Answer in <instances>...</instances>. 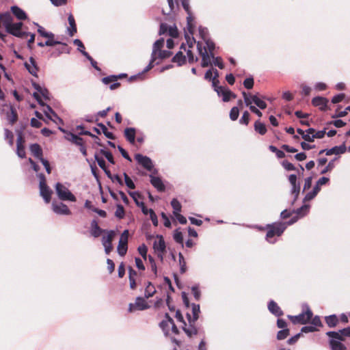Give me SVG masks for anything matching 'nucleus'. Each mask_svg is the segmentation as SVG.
I'll return each mask as SVG.
<instances>
[{"mask_svg":"<svg viewBox=\"0 0 350 350\" xmlns=\"http://www.w3.org/2000/svg\"><path fill=\"white\" fill-rule=\"evenodd\" d=\"M327 336H335L337 339L342 338L345 340L346 337L350 338V327H345L344 329H340L337 332L335 331H329L326 333Z\"/></svg>","mask_w":350,"mask_h":350,"instance_id":"ddd939ff","label":"nucleus"},{"mask_svg":"<svg viewBox=\"0 0 350 350\" xmlns=\"http://www.w3.org/2000/svg\"><path fill=\"white\" fill-rule=\"evenodd\" d=\"M100 153L102 154L107 159V161L111 164H114V159L112 154L109 151H107L105 149H100Z\"/></svg>","mask_w":350,"mask_h":350,"instance_id":"603ef678","label":"nucleus"},{"mask_svg":"<svg viewBox=\"0 0 350 350\" xmlns=\"http://www.w3.org/2000/svg\"><path fill=\"white\" fill-rule=\"evenodd\" d=\"M178 258H179V265L180 267V272L181 273H183L186 271V262L185 260V258L181 253H179L178 254Z\"/></svg>","mask_w":350,"mask_h":350,"instance_id":"4d7b16f0","label":"nucleus"},{"mask_svg":"<svg viewBox=\"0 0 350 350\" xmlns=\"http://www.w3.org/2000/svg\"><path fill=\"white\" fill-rule=\"evenodd\" d=\"M186 60L185 56L182 51H178L172 58V62L176 63L178 66H182Z\"/></svg>","mask_w":350,"mask_h":350,"instance_id":"2f4dec72","label":"nucleus"},{"mask_svg":"<svg viewBox=\"0 0 350 350\" xmlns=\"http://www.w3.org/2000/svg\"><path fill=\"white\" fill-rule=\"evenodd\" d=\"M11 11L13 14L19 20H25L27 18L26 13L21 8L16 5L12 6Z\"/></svg>","mask_w":350,"mask_h":350,"instance_id":"bb28decb","label":"nucleus"},{"mask_svg":"<svg viewBox=\"0 0 350 350\" xmlns=\"http://www.w3.org/2000/svg\"><path fill=\"white\" fill-rule=\"evenodd\" d=\"M197 49L202 57V67L205 68L212 65L211 59L213 60V57H211V53L207 52L206 47H202V43L200 41L197 43Z\"/></svg>","mask_w":350,"mask_h":350,"instance_id":"423d86ee","label":"nucleus"},{"mask_svg":"<svg viewBox=\"0 0 350 350\" xmlns=\"http://www.w3.org/2000/svg\"><path fill=\"white\" fill-rule=\"evenodd\" d=\"M55 189L59 200L63 201L76 202L77 199L75 196L62 183H57Z\"/></svg>","mask_w":350,"mask_h":350,"instance_id":"20e7f679","label":"nucleus"},{"mask_svg":"<svg viewBox=\"0 0 350 350\" xmlns=\"http://www.w3.org/2000/svg\"><path fill=\"white\" fill-rule=\"evenodd\" d=\"M173 237L176 243L181 244L182 247H183V237L182 232L179 230V229H176L174 231Z\"/></svg>","mask_w":350,"mask_h":350,"instance_id":"49530a36","label":"nucleus"},{"mask_svg":"<svg viewBox=\"0 0 350 350\" xmlns=\"http://www.w3.org/2000/svg\"><path fill=\"white\" fill-rule=\"evenodd\" d=\"M156 293V289L154 286L152 284L151 282H148L144 292V297L146 299H148L154 295Z\"/></svg>","mask_w":350,"mask_h":350,"instance_id":"c9c22d12","label":"nucleus"},{"mask_svg":"<svg viewBox=\"0 0 350 350\" xmlns=\"http://www.w3.org/2000/svg\"><path fill=\"white\" fill-rule=\"evenodd\" d=\"M135 159L139 165L143 166L148 171L152 170L154 165L150 157L141 154H136Z\"/></svg>","mask_w":350,"mask_h":350,"instance_id":"9d476101","label":"nucleus"},{"mask_svg":"<svg viewBox=\"0 0 350 350\" xmlns=\"http://www.w3.org/2000/svg\"><path fill=\"white\" fill-rule=\"evenodd\" d=\"M65 138L77 146H81V144L83 143V139L81 137L70 132L67 133V135L65 136Z\"/></svg>","mask_w":350,"mask_h":350,"instance_id":"c756f323","label":"nucleus"},{"mask_svg":"<svg viewBox=\"0 0 350 350\" xmlns=\"http://www.w3.org/2000/svg\"><path fill=\"white\" fill-rule=\"evenodd\" d=\"M51 206L53 212L57 215H69L71 214L67 205L62 202H53Z\"/></svg>","mask_w":350,"mask_h":350,"instance_id":"f8f14e48","label":"nucleus"},{"mask_svg":"<svg viewBox=\"0 0 350 350\" xmlns=\"http://www.w3.org/2000/svg\"><path fill=\"white\" fill-rule=\"evenodd\" d=\"M202 43V47H206L207 52L211 53V57L213 58V50L215 49V44L210 39L206 40L204 42H201Z\"/></svg>","mask_w":350,"mask_h":350,"instance_id":"f704fd0d","label":"nucleus"},{"mask_svg":"<svg viewBox=\"0 0 350 350\" xmlns=\"http://www.w3.org/2000/svg\"><path fill=\"white\" fill-rule=\"evenodd\" d=\"M68 21L70 27L67 28V31L70 36H72L77 32V26L75 18L72 14L68 15Z\"/></svg>","mask_w":350,"mask_h":350,"instance_id":"b1692460","label":"nucleus"},{"mask_svg":"<svg viewBox=\"0 0 350 350\" xmlns=\"http://www.w3.org/2000/svg\"><path fill=\"white\" fill-rule=\"evenodd\" d=\"M171 206L173 208L174 215L180 213L182 206L177 199H176V198L172 199V200L171 201Z\"/></svg>","mask_w":350,"mask_h":350,"instance_id":"58836bf2","label":"nucleus"},{"mask_svg":"<svg viewBox=\"0 0 350 350\" xmlns=\"http://www.w3.org/2000/svg\"><path fill=\"white\" fill-rule=\"evenodd\" d=\"M164 45V39L160 38L154 42L152 46V51L151 53V57L149 64L144 68L142 73L147 72L154 67V64L157 59V52L158 50H161Z\"/></svg>","mask_w":350,"mask_h":350,"instance_id":"39448f33","label":"nucleus"},{"mask_svg":"<svg viewBox=\"0 0 350 350\" xmlns=\"http://www.w3.org/2000/svg\"><path fill=\"white\" fill-rule=\"evenodd\" d=\"M30 151L32 154L40 161L42 157V150L40 146L38 144H33L30 146Z\"/></svg>","mask_w":350,"mask_h":350,"instance_id":"cd10ccee","label":"nucleus"},{"mask_svg":"<svg viewBox=\"0 0 350 350\" xmlns=\"http://www.w3.org/2000/svg\"><path fill=\"white\" fill-rule=\"evenodd\" d=\"M135 308L138 310H144L148 309L150 306L146 301L145 299L142 297H137L135 301Z\"/></svg>","mask_w":350,"mask_h":350,"instance_id":"393cba45","label":"nucleus"},{"mask_svg":"<svg viewBox=\"0 0 350 350\" xmlns=\"http://www.w3.org/2000/svg\"><path fill=\"white\" fill-rule=\"evenodd\" d=\"M128 237L129 231L128 230H125L121 234L117 248L118 253L121 256H124L127 252Z\"/></svg>","mask_w":350,"mask_h":350,"instance_id":"1a4fd4ad","label":"nucleus"},{"mask_svg":"<svg viewBox=\"0 0 350 350\" xmlns=\"http://www.w3.org/2000/svg\"><path fill=\"white\" fill-rule=\"evenodd\" d=\"M310 322L311 325H312L315 327L323 326L321 319H320L319 316H317V315L314 317H312V319H310Z\"/></svg>","mask_w":350,"mask_h":350,"instance_id":"e2e57ef3","label":"nucleus"},{"mask_svg":"<svg viewBox=\"0 0 350 350\" xmlns=\"http://www.w3.org/2000/svg\"><path fill=\"white\" fill-rule=\"evenodd\" d=\"M328 102L329 100L326 98L322 96H316L312 100V105L318 107L321 111L326 109Z\"/></svg>","mask_w":350,"mask_h":350,"instance_id":"dca6fc26","label":"nucleus"},{"mask_svg":"<svg viewBox=\"0 0 350 350\" xmlns=\"http://www.w3.org/2000/svg\"><path fill=\"white\" fill-rule=\"evenodd\" d=\"M73 43L77 46L78 51H80L85 57V54L88 53L85 51V46L83 42L79 39H75L74 40Z\"/></svg>","mask_w":350,"mask_h":350,"instance_id":"09e8293b","label":"nucleus"},{"mask_svg":"<svg viewBox=\"0 0 350 350\" xmlns=\"http://www.w3.org/2000/svg\"><path fill=\"white\" fill-rule=\"evenodd\" d=\"M39 188L40 196L43 198L46 203H49L51 201L52 191L47 185L40 186Z\"/></svg>","mask_w":350,"mask_h":350,"instance_id":"5701e85b","label":"nucleus"},{"mask_svg":"<svg viewBox=\"0 0 350 350\" xmlns=\"http://www.w3.org/2000/svg\"><path fill=\"white\" fill-rule=\"evenodd\" d=\"M243 98H244V103L246 106H249L250 107V105L254 103L252 99V95H250L249 94H247L246 92H243L242 93Z\"/></svg>","mask_w":350,"mask_h":350,"instance_id":"69168bd1","label":"nucleus"},{"mask_svg":"<svg viewBox=\"0 0 350 350\" xmlns=\"http://www.w3.org/2000/svg\"><path fill=\"white\" fill-rule=\"evenodd\" d=\"M45 41L46 42H38V45L40 47H43L45 46H55V44H62L61 42L55 40L53 38H48V40L45 39Z\"/></svg>","mask_w":350,"mask_h":350,"instance_id":"ea45409f","label":"nucleus"},{"mask_svg":"<svg viewBox=\"0 0 350 350\" xmlns=\"http://www.w3.org/2000/svg\"><path fill=\"white\" fill-rule=\"evenodd\" d=\"M167 33L172 38H176L178 36V31L176 25L168 26L166 23H161L159 31V35Z\"/></svg>","mask_w":350,"mask_h":350,"instance_id":"9b49d317","label":"nucleus"},{"mask_svg":"<svg viewBox=\"0 0 350 350\" xmlns=\"http://www.w3.org/2000/svg\"><path fill=\"white\" fill-rule=\"evenodd\" d=\"M137 250L142 258L144 260H146L148 252L147 246L145 244H142L138 247Z\"/></svg>","mask_w":350,"mask_h":350,"instance_id":"5fc2aeb1","label":"nucleus"},{"mask_svg":"<svg viewBox=\"0 0 350 350\" xmlns=\"http://www.w3.org/2000/svg\"><path fill=\"white\" fill-rule=\"evenodd\" d=\"M124 137L126 140L131 144H134L135 142L136 129L133 127H128L124 129Z\"/></svg>","mask_w":350,"mask_h":350,"instance_id":"412c9836","label":"nucleus"},{"mask_svg":"<svg viewBox=\"0 0 350 350\" xmlns=\"http://www.w3.org/2000/svg\"><path fill=\"white\" fill-rule=\"evenodd\" d=\"M36 25L38 27V32L41 36L47 38H54V34L52 32L46 31L45 29L38 23H36Z\"/></svg>","mask_w":350,"mask_h":350,"instance_id":"37998d69","label":"nucleus"},{"mask_svg":"<svg viewBox=\"0 0 350 350\" xmlns=\"http://www.w3.org/2000/svg\"><path fill=\"white\" fill-rule=\"evenodd\" d=\"M329 337V345L332 350H346V347L341 342L343 341L342 338L337 339L335 336H327Z\"/></svg>","mask_w":350,"mask_h":350,"instance_id":"4468645a","label":"nucleus"},{"mask_svg":"<svg viewBox=\"0 0 350 350\" xmlns=\"http://www.w3.org/2000/svg\"><path fill=\"white\" fill-rule=\"evenodd\" d=\"M157 238L159 239L158 241H155L153 243V248L157 252L164 253L165 252V243L163 239V236L157 235Z\"/></svg>","mask_w":350,"mask_h":350,"instance_id":"a211bd4d","label":"nucleus"},{"mask_svg":"<svg viewBox=\"0 0 350 350\" xmlns=\"http://www.w3.org/2000/svg\"><path fill=\"white\" fill-rule=\"evenodd\" d=\"M250 120V113L247 111L243 112L241 119L239 120V123L241 124L247 125Z\"/></svg>","mask_w":350,"mask_h":350,"instance_id":"052dcab7","label":"nucleus"},{"mask_svg":"<svg viewBox=\"0 0 350 350\" xmlns=\"http://www.w3.org/2000/svg\"><path fill=\"white\" fill-rule=\"evenodd\" d=\"M172 55V53L166 50H158L157 52V59L154 64V65L159 64L163 59L170 57Z\"/></svg>","mask_w":350,"mask_h":350,"instance_id":"c85d7f7f","label":"nucleus"},{"mask_svg":"<svg viewBox=\"0 0 350 350\" xmlns=\"http://www.w3.org/2000/svg\"><path fill=\"white\" fill-rule=\"evenodd\" d=\"M254 130L259 134L263 135L267 133V128L265 124L260 120H256L254 123Z\"/></svg>","mask_w":350,"mask_h":350,"instance_id":"473e14b6","label":"nucleus"},{"mask_svg":"<svg viewBox=\"0 0 350 350\" xmlns=\"http://www.w3.org/2000/svg\"><path fill=\"white\" fill-rule=\"evenodd\" d=\"M290 334V331L288 329H284L282 330H280L277 334V339L279 340H284L288 337V336Z\"/></svg>","mask_w":350,"mask_h":350,"instance_id":"8fccbe9b","label":"nucleus"},{"mask_svg":"<svg viewBox=\"0 0 350 350\" xmlns=\"http://www.w3.org/2000/svg\"><path fill=\"white\" fill-rule=\"evenodd\" d=\"M115 235L113 230H109L107 232V235L103 237L102 243L103 245H111L113 237Z\"/></svg>","mask_w":350,"mask_h":350,"instance_id":"4c0bfd02","label":"nucleus"},{"mask_svg":"<svg viewBox=\"0 0 350 350\" xmlns=\"http://www.w3.org/2000/svg\"><path fill=\"white\" fill-rule=\"evenodd\" d=\"M124 182H125L126 187L131 189H135V185L133 181L126 174V173H124Z\"/></svg>","mask_w":350,"mask_h":350,"instance_id":"bf43d9fd","label":"nucleus"},{"mask_svg":"<svg viewBox=\"0 0 350 350\" xmlns=\"http://www.w3.org/2000/svg\"><path fill=\"white\" fill-rule=\"evenodd\" d=\"M115 215L118 217L119 219H122L124 217V207L120 205V204H118L117 206V208H116V211L115 212Z\"/></svg>","mask_w":350,"mask_h":350,"instance_id":"338daca9","label":"nucleus"},{"mask_svg":"<svg viewBox=\"0 0 350 350\" xmlns=\"http://www.w3.org/2000/svg\"><path fill=\"white\" fill-rule=\"evenodd\" d=\"M268 309L271 313L276 317H280L283 315V311L278 306L276 302L273 300H271L268 304Z\"/></svg>","mask_w":350,"mask_h":350,"instance_id":"4be33fe9","label":"nucleus"},{"mask_svg":"<svg viewBox=\"0 0 350 350\" xmlns=\"http://www.w3.org/2000/svg\"><path fill=\"white\" fill-rule=\"evenodd\" d=\"M103 232V230L98 226V223L96 220L94 219L91 222V230L90 233L91 234L95 237H98L101 233Z\"/></svg>","mask_w":350,"mask_h":350,"instance_id":"a878e982","label":"nucleus"},{"mask_svg":"<svg viewBox=\"0 0 350 350\" xmlns=\"http://www.w3.org/2000/svg\"><path fill=\"white\" fill-rule=\"evenodd\" d=\"M337 160V158L335 157L334 159H333L332 160H331L327 165L326 167H325L321 171V174H324L325 173H327V172L329 171H331L335 166L334 165V162Z\"/></svg>","mask_w":350,"mask_h":350,"instance_id":"864d4df0","label":"nucleus"},{"mask_svg":"<svg viewBox=\"0 0 350 350\" xmlns=\"http://www.w3.org/2000/svg\"><path fill=\"white\" fill-rule=\"evenodd\" d=\"M150 183L152 186L157 189L158 191L162 192L165 189V187L161 180V178L157 176H154L153 175H150Z\"/></svg>","mask_w":350,"mask_h":350,"instance_id":"f3484780","label":"nucleus"},{"mask_svg":"<svg viewBox=\"0 0 350 350\" xmlns=\"http://www.w3.org/2000/svg\"><path fill=\"white\" fill-rule=\"evenodd\" d=\"M287 225L285 222H278L268 224L267 228L268 231L266 234V240L270 243H275L276 240L273 239L275 236L280 237L286 228Z\"/></svg>","mask_w":350,"mask_h":350,"instance_id":"f03ea898","label":"nucleus"},{"mask_svg":"<svg viewBox=\"0 0 350 350\" xmlns=\"http://www.w3.org/2000/svg\"><path fill=\"white\" fill-rule=\"evenodd\" d=\"M4 133H5V138L6 139H8V143H9L10 146H12L13 145V138H14L12 132L10 131V130H8V129H5Z\"/></svg>","mask_w":350,"mask_h":350,"instance_id":"680f3d73","label":"nucleus"},{"mask_svg":"<svg viewBox=\"0 0 350 350\" xmlns=\"http://www.w3.org/2000/svg\"><path fill=\"white\" fill-rule=\"evenodd\" d=\"M310 210L309 204H304L300 208L293 211L299 217H302L308 214Z\"/></svg>","mask_w":350,"mask_h":350,"instance_id":"e433bc0d","label":"nucleus"},{"mask_svg":"<svg viewBox=\"0 0 350 350\" xmlns=\"http://www.w3.org/2000/svg\"><path fill=\"white\" fill-rule=\"evenodd\" d=\"M191 292L193 295L194 298L196 300H199L201 297V292L199 289V286L198 285H194L191 287Z\"/></svg>","mask_w":350,"mask_h":350,"instance_id":"0e129e2a","label":"nucleus"},{"mask_svg":"<svg viewBox=\"0 0 350 350\" xmlns=\"http://www.w3.org/2000/svg\"><path fill=\"white\" fill-rule=\"evenodd\" d=\"M23 23L21 22L15 23H8L5 25L6 30L10 34L18 37L23 38L25 35H28V33L21 31Z\"/></svg>","mask_w":350,"mask_h":350,"instance_id":"0eeeda50","label":"nucleus"},{"mask_svg":"<svg viewBox=\"0 0 350 350\" xmlns=\"http://www.w3.org/2000/svg\"><path fill=\"white\" fill-rule=\"evenodd\" d=\"M170 324L169 319H165V320H163L159 323V326L165 334H167L169 333Z\"/></svg>","mask_w":350,"mask_h":350,"instance_id":"de8ad7c7","label":"nucleus"},{"mask_svg":"<svg viewBox=\"0 0 350 350\" xmlns=\"http://www.w3.org/2000/svg\"><path fill=\"white\" fill-rule=\"evenodd\" d=\"M313 316V313L309 306L306 305L304 306V311L298 315L292 316L288 315V318L290 319L293 323L305 325L310 323V319Z\"/></svg>","mask_w":350,"mask_h":350,"instance_id":"7ed1b4c3","label":"nucleus"},{"mask_svg":"<svg viewBox=\"0 0 350 350\" xmlns=\"http://www.w3.org/2000/svg\"><path fill=\"white\" fill-rule=\"evenodd\" d=\"M43 112H44V115L46 116V117L49 120L53 121V122H57L56 120L55 119H53L51 116V115H53V113H55V112L53 110V109L49 105H47L44 107Z\"/></svg>","mask_w":350,"mask_h":350,"instance_id":"a18cd8bd","label":"nucleus"},{"mask_svg":"<svg viewBox=\"0 0 350 350\" xmlns=\"http://www.w3.org/2000/svg\"><path fill=\"white\" fill-rule=\"evenodd\" d=\"M118 77L116 75H111L106 77H103L102 81L104 84L108 85L112 82L116 81Z\"/></svg>","mask_w":350,"mask_h":350,"instance_id":"774afa93","label":"nucleus"},{"mask_svg":"<svg viewBox=\"0 0 350 350\" xmlns=\"http://www.w3.org/2000/svg\"><path fill=\"white\" fill-rule=\"evenodd\" d=\"M346 150H347V147H346L345 143H343L340 146H336L330 149H327V150H326V155H327V156L332 155V154L338 155V154L345 153L346 152Z\"/></svg>","mask_w":350,"mask_h":350,"instance_id":"aec40b11","label":"nucleus"},{"mask_svg":"<svg viewBox=\"0 0 350 350\" xmlns=\"http://www.w3.org/2000/svg\"><path fill=\"white\" fill-rule=\"evenodd\" d=\"M199 34L202 39V42H204L206 41V40L209 39L208 37V29L206 27H200Z\"/></svg>","mask_w":350,"mask_h":350,"instance_id":"13d9d810","label":"nucleus"},{"mask_svg":"<svg viewBox=\"0 0 350 350\" xmlns=\"http://www.w3.org/2000/svg\"><path fill=\"white\" fill-rule=\"evenodd\" d=\"M191 314L188 312L187 313L188 327H183V331L189 337L196 336L198 333V329L196 327V322L198 319L199 314L200 313V308L199 304H191Z\"/></svg>","mask_w":350,"mask_h":350,"instance_id":"f257e3e1","label":"nucleus"},{"mask_svg":"<svg viewBox=\"0 0 350 350\" xmlns=\"http://www.w3.org/2000/svg\"><path fill=\"white\" fill-rule=\"evenodd\" d=\"M216 92L219 96H222V100L224 102L229 101L231 97H236L235 94H234L230 90L222 86L217 88Z\"/></svg>","mask_w":350,"mask_h":350,"instance_id":"2eb2a0df","label":"nucleus"},{"mask_svg":"<svg viewBox=\"0 0 350 350\" xmlns=\"http://www.w3.org/2000/svg\"><path fill=\"white\" fill-rule=\"evenodd\" d=\"M7 119L12 124L17 120V113L12 107H10V112L8 113Z\"/></svg>","mask_w":350,"mask_h":350,"instance_id":"c03bdc74","label":"nucleus"},{"mask_svg":"<svg viewBox=\"0 0 350 350\" xmlns=\"http://www.w3.org/2000/svg\"><path fill=\"white\" fill-rule=\"evenodd\" d=\"M325 322L329 327H336L338 323V319L336 314H332L325 317Z\"/></svg>","mask_w":350,"mask_h":350,"instance_id":"7c9ffc66","label":"nucleus"},{"mask_svg":"<svg viewBox=\"0 0 350 350\" xmlns=\"http://www.w3.org/2000/svg\"><path fill=\"white\" fill-rule=\"evenodd\" d=\"M239 115V109L237 107H233L230 111V118L231 120H237Z\"/></svg>","mask_w":350,"mask_h":350,"instance_id":"3c124183","label":"nucleus"},{"mask_svg":"<svg viewBox=\"0 0 350 350\" xmlns=\"http://www.w3.org/2000/svg\"><path fill=\"white\" fill-rule=\"evenodd\" d=\"M97 125H98V126H99L100 128L103 133L104 134V135L107 138L110 139H115V136L113 134V133L108 131L107 127L105 126V125L104 124H103V123H98Z\"/></svg>","mask_w":350,"mask_h":350,"instance_id":"a19ab883","label":"nucleus"},{"mask_svg":"<svg viewBox=\"0 0 350 350\" xmlns=\"http://www.w3.org/2000/svg\"><path fill=\"white\" fill-rule=\"evenodd\" d=\"M33 87L39 92L44 99H49V92L45 88L41 87L39 84L33 83Z\"/></svg>","mask_w":350,"mask_h":350,"instance_id":"72a5a7b5","label":"nucleus"},{"mask_svg":"<svg viewBox=\"0 0 350 350\" xmlns=\"http://www.w3.org/2000/svg\"><path fill=\"white\" fill-rule=\"evenodd\" d=\"M25 66L31 75L34 77H37L38 68L35 59L33 57H31L29 58V62L25 63Z\"/></svg>","mask_w":350,"mask_h":350,"instance_id":"6ab92c4d","label":"nucleus"},{"mask_svg":"<svg viewBox=\"0 0 350 350\" xmlns=\"http://www.w3.org/2000/svg\"><path fill=\"white\" fill-rule=\"evenodd\" d=\"M212 64L215 66L219 67L220 69H223L224 68V64L223 63L222 59L220 57H215L213 55Z\"/></svg>","mask_w":350,"mask_h":350,"instance_id":"6e6d98bb","label":"nucleus"},{"mask_svg":"<svg viewBox=\"0 0 350 350\" xmlns=\"http://www.w3.org/2000/svg\"><path fill=\"white\" fill-rule=\"evenodd\" d=\"M252 101L260 109H264L267 107V104L265 101L261 100L257 95H252Z\"/></svg>","mask_w":350,"mask_h":350,"instance_id":"79ce46f5","label":"nucleus"},{"mask_svg":"<svg viewBox=\"0 0 350 350\" xmlns=\"http://www.w3.org/2000/svg\"><path fill=\"white\" fill-rule=\"evenodd\" d=\"M297 175L295 174H291L288 176V181L291 185V193L294 196L292 204L296 202L300 193V185L299 183H297Z\"/></svg>","mask_w":350,"mask_h":350,"instance_id":"6e6552de","label":"nucleus"}]
</instances>
